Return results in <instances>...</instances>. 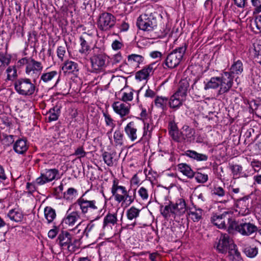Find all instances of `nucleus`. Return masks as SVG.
Here are the masks:
<instances>
[{"label": "nucleus", "instance_id": "nucleus-1", "mask_svg": "<svg viewBox=\"0 0 261 261\" xmlns=\"http://www.w3.org/2000/svg\"><path fill=\"white\" fill-rule=\"evenodd\" d=\"M86 193L77 200L76 203L80 206L83 214L91 219H97L101 216L100 213L103 206L94 200H88L85 197Z\"/></svg>", "mask_w": 261, "mask_h": 261}, {"label": "nucleus", "instance_id": "nucleus-2", "mask_svg": "<svg viewBox=\"0 0 261 261\" xmlns=\"http://www.w3.org/2000/svg\"><path fill=\"white\" fill-rule=\"evenodd\" d=\"M161 211L164 218H167L172 216L175 218L176 216L183 215L187 211L186 202L182 199H178L175 203L170 201L169 203Z\"/></svg>", "mask_w": 261, "mask_h": 261}, {"label": "nucleus", "instance_id": "nucleus-3", "mask_svg": "<svg viewBox=\"0 0 261 261\" xmlns=\"http://www.w3.org/2000/svg\"><path fill=\"white\" fill-rule=\"evenodd\" d=\"M20 62L25 65L26 74L32 78L33 82L35 83L43 70V67L42 63L36 61L31 57L24 58Z\"/></svg>", "mask_w": 261, "mask_h": 261}, {"label": "nucleus", "instance_id": "nucleus-4", "mask_svg": "<svg viewBox=\"0 0 261 261\" xmlns=\"http://www.w3.org/2000/svg\"><path fill=\"white\" fill-rule=\"evenodd\" d=\"M14 88L18 93L24 96L33 95L36 89L35 84L27 78H20L16 81Z\"/></svg>", "mask_w": 261, "mask_h": 261}, {"label": "nucleus", "instance_id": "nucleus-5", "mask_svg": "<svg viewBox=\"0 0 261 261\" xmlns=\"http://www.w3.org/2000/svg\"><path fill=\"white\" fill-rule=\"evenodd\" d=\"M157 13H151L149 15L144 14L140 16L137 21V27L142 30L150 31L157 26Z\"/></svg>", "mask_w": 261, "mask_h": 261}, {"label": "nucleus", "instance_id": "nucleus-6", "mask_svg": "<svg viewBox=\"0 0 261 261\" xmlns=\"http://www.w3.org/2000/svg\"><path fill=\"white\" fill-rule=\"evenodd\" d=\"M187 48L186 44L174 49L166 57L165 64L168 67L174 68L179 65Z\"/></svg>", "mask_w": 261, "mask_h": 261}, {"label": "nucleus", "instance_id": "nucleus-7", "mask_svg": "<svg viewBox=\"0 0 261 261\" xmlns=\"http://www.w3.org/2000/svg\"><path fill=\"white\" fill-rule=\"evenodd\" d=\"M229 233L236 230L243 236H250L257 230V227L251 223H238L236 221L229 226Z\"/></svg>", "mask_w": 261, "mask_h": 261}, {"label": "nucleus", "instance_id": "nucleus-8", "mask_svg": "<svg viewBox=\"0 0 261 261\" xmlns=\"http://www.w3.org/2000/svg\"><path fill=\"white\" fill-rule=\"evenodd\" d=\"M211 221L219 228H227L229 232V226L234 220L231 219L229 213L225 212L221 215H214L211 218Z\"/></svg>", "mask_w": 261, "mask_h": 261}, {"label": "nucleus", "instance_id": "nucleus-9", "mask_svg": "<svg viewBox=\"0 0 261 261\" xmlns=\"http://www.w3.org/2000/svg\"><path fill=\"white\" fill-rule=\"evenodd\" d=\"M92 72L102 71L107 65L108 57L104 54L93 55L90 59Z\"/></svg>", "mask_w": 261, "mask_h": 261}, {"label": "nucleus", "instance_id": "nucleus-10", "mask_svg": "<svg viewBox=\"0 0 261 261\" xmlns=\"http://www.w3.org/2000/svg\"><path fill=\"white\" fill-rule=\"evenodd\" d=\"M116 17L108 12L101 13L98 18L97 25L98 28L103 31H108L115 24Z\"/></svg>", "mask_w": 261, "mask_h": 261}, {"label": "nucleus", "instance_id": "nucleus-11", "mask_svg": "<svg viewBox=\"0 0 261 261\" xmlns=\"http://www.w3.org/2000/svg\"><path fill=\"white\" fill-rule=\"evenodd\" d=\"M93 220L88 224L84 230V233L87 237L100 238L103 234L102 223L101 222Z\"/></svg>", "mask_w": 261, "mask_h": 261}, {"label": "nucleus", "instance_id": "nucleus-12", "mask_svg": "<svg viewBox=\"0 0 261 261\" xmlns=\"http://www.w3.org/2000/svg\"><path fill=\"white\" fill-rule=\"evenodd\" d=\"M233 77L230 75L228 72H224L220 77L219 87L218 94L221 95L228 92L232 87Z\"/></svg>", "mask_w": 261, "mask_h": 261}, {"label": "nucleus", "instance_id": "nucleus-13", "mask_svg": "<svg viewBox=\"0 0 261 261\" xmlns=\"http://www.w3.org/2000/svg\"><path fill=\"white\" fill-rule=\"evenodd\" d=\"M59 174V170L57 169H45L41 173V175L36 179V184L42 185L49 182L56 178Z\"/></svg>", "mask_w": 261, "mask_h": 261}, {"label": "nucleus", "instance_id": "nucleus-14", "mask_svg": "<svg viewBox=\"0 0 261 261\" xmlns=\"http://www.w3.org/2000/svg\"><path fill=\"white\" fill-rule=\"evenodd\" d=\"M233 244V240L227 234L221 236L216 246V249L219 253H226L230 246Z\"/></svg>", "mask_w": 261, "mask_h": 261}, {"label": "nucleus", "instance_id": "nucleus-15", "mask_svg": "<svg viewBox=\"0 0 261 261\" xmlns=\"http://www.w3.org/2000/svg\"><path fill=\"white\" fill-rule=\"evenodd\" d=\"M138 124L136 122L131 121L124 127V132L132 142L136 141L138 138Z\"/></svg>", "mask_w": 261, "mask_h": 261}, {"label": "nucleus", "instance_id": "nucleus-16", "mask_svg": "<svg viewBox=\"0 0 261 261\" xmlns=\"http://www.w3.org/2000/svg\"><path fill=\"white\" fill-rule=\"evenodd\" d=\"M113 108L114 111L122 117L129 114L130 105L126 102L117 101L113 103Z\"/></svg>", "mask_w": 261, "mask_h": 261}, {"label": "nucleus", "instance_id": "nucleus-17", "mask_svg": "<svg viewBox=\"0 0 261 261\" xmlns=\"http://www.w3.org/2000/svg\"><path fill=\"white\" fill-rule=\"evenodd\" d=\"M140 210L135 206H132L127 211L126 216L128 221H132V223H127V227L129 228H133L136 225V219L139 217Z\"/></svg>", "mask_w": 261, "mask_h": 261}, {"label": "nucleus", "instance_id": "nucleus-18", "mask_svg": "<svg viewBox=\"0 0 261 261\" xmlns=\"http://www.w3.org/2000/svg\"><path fill=\"white\" fill-rule=\"evenodd\" d=\"M121 193L123 195L118 196L119 202L118 203L122 202H128L129 204L133 203L136 198V189L133 191L129 190L128 191L123 190Z\"/></svg>", "mask_w": 261, "mask_h": 261}, {"label": "nucleus", "instance_id": "nucleus-19", "mask_svg": "<svg viewBox=\"0 0 261 261\" xmlns=\"http://www.w3.org/2000/svg\"><path fill=\"white\" fill-rule=\"evenodd\" d=\"M189 88V83L187 80H182L179 82L178 90L174 94L186 99Z\"/></svg>", "mask_w": 261, "mask_h": 261}, {"label": "nucleus", "instance_id": "nucleus-20", "mask_svg": "<svg viewBox=\"0 0 261 261\" xmlns=\"http://www.w3.org/2000/svg\"><path fill=\"white\" fill-rule=\"evenodd\" d=\"M155 63L148 65L147 67L142 69L141 70L137 72L136 74V77L140 81L146 79L150 73H152L154 68L153 66Z\"/></svg>", "mask_w": 261, "mask_h": 261}, {"label": "nucleus", "instance_id": "nucleus-21", "mask_svg": "<svg viewBox=\"0 0 261 261\" xmlns=\"http://www.w3.org/2000/svg\"><path fill=\"white\" fill-rule=\"evenodd\" d=\"M227 252L228 257L232 261H241L242 260L241 253L238 251L237 245L234 243L230 246Z\"/></svg>", "mask_w": 261, "mask_h": 261}, {"label": "nucleus", "instance_id": "nucleus-22", "mask_svg": "<svg viewBox=\"0 0 261 261\" xmlns=\"http://www.w3.org/2000/svg\"><path fill=\"white\" fill-rule=\"evenodd\" d=\"M185 99L184 98L174 94L169 99V107L175 110L178 109L182 105V102Z\"/></svg>", "mask_w": 261, "mask_h": 261}, {"label": "nucleus", "instance_id": "nucleus-23", "mask_svg": "<svg viewBox=\"0 0 261 261\" xmlns=\"http://www.w3.org/2000/svg\"><path fill=\"white\" fill-rule=\"evenodd\" d=\"M60 245L63 247H66L72 240V236L67 231H62L58 237Z\"/></svg>", "mask_w": 261, "mask_h": 261}, {"label": "nucleus", "instance_id": "nucleus-24", "mask_svg": "<svg viewBox=\"0 0 261 261\" xmlns=\"http://www.w3.org/2000/svg\"><path fill=\"white\" fill-rule=\"evenodd\" d=\"M14 151L18 154H23L28 149L27 141L23 139H19L13 145Z\"/></svg>", "mask_w": 261, "mask_h": 261}, {"label": "nucleus", "instance_id": "nucleus-25", "mask_svg": "<svg viewBox=\"0 0 261 261\" xmlns=\"http://www.w3.org/2000/svg\"><path fill=\"white\" fill-rule=\"evenodd\" d=\"M80 219L79 214L77 212H72L64 218L63 223L69 226H73Z\"/></svg>", "mask_w": 261, "mask_h": 261}, {"label": "nucleus", "instance_id": "nucleus-26", "mask_svg": "<svg viewBox=\"0 0 261 261\" xmlns=\"http://www.w3.org/2000/svg\"><path fill=\"white\" fill-rule=\"evenodd\" d=\"M123 190H126V188L124 187L119 186L118 185V182L116 180H114L113 181V184L111 189V192L113 196H114L115 201L118 202H119L118 196H122V195H123L121 192H122Z\"/></svg>", "mask_w": 261, "mask_h": 261}, {"label": "nucleus", "instance_id": "nucleus-27", "mask_svg": "<svg viewBox=\"0 0 261 261\" xmlns=\"http://www.w3.org/2000/svg\"><path fill=\"white\" fill-rule=\"evenodd\" d=\"M8 216L11 220L16 222H21L23 219L22 213L16 208L10 210L8 214Z\"/></svg>", "mask_w": 261, "mask_h": 261}, {"label": "nucleus", "instance_id": "nucleus-28", "mask_svg": "<svg viewBox=\"0 0 261 261\" xmlns=\"http://www.w3.org/2000/svg\"><path fill=\"white\" fill-rule=\"evenodd\" d=\"M243 71V65L241 61L237 60L234 61L233 64L230 67V71L228 73L230 74L231 76L232 74H240Z\"/></svg>", "mask_w": 261, "mask_h": 261}, {"label": "nucleus", "instance_id": "nucleus-29", "mask_svg": "<svg viewBox=\"0 0 261 261\" xmlns=\"http://www.w3.org/2000/svg\"><path fill=\"white\" fill-rule=\"evenodd\" d=\"M177 167L178 170L188 178H192L194 176V172L192 170L190 166L187 164H179Z\"/></svg>", "mask_w": 261, "mask_h": 261}, {"label": "nucleus", "instance_id": "nucleus-30", "mask_svg": "<svg viewBox=\"0 0 261 261\" xmlns=\"http://www.w3.org/2000/svg\"><path fill=\"white\" fill-rule=\"evenodd\" d=\"M62 70L64 72H73L79 71L78 64L71 61H67L64 63Z\"/></svg>", "mask_w": 261, "mask_h": 261}, {"label": "nucleus", "instance_id": "nucleus-31", "mask_svg": "<svg viewBox=\"0 0 261 261\" xmlns=\"http://www.w3.org/2000/svg\"><path fill=\"white\" fill-rule=\"evenodd\" d=\"M186 154L190 158L196 160L198 161H205L208 159V156L206 154L199 153L193 150H187Z\"/></svg>", "mask_w": 261, "mask_h": 261}, {"label": "nucleus", "instance_id": "nucleus-32", "mask_svg": "<svg viewBox=\"0 0 261 261\" xmlns=\"http://www.w3.org/2000/svg\"><path fill=\"white\" fill-rule=\"evenodd\" d=\"M243 252L247 257L253 258L256 256L257 254L258 248L256 247H252L249 245H245L243 248Z\"/></svg>", "mask_w": 261, "mask_h": 261}, {"label": "nucleus", "instance_id": "nucleus-33", "mask_svg": "<svg viewBox=\"0 0 261 261\" xmlns=\"http://www.w3.org/2000/svg\"><path fill=\"white\" fill-rule=\"evenodd\" d=\"M183 131V137L184 141H190V140L194 137L195 134V130L193 128L190 127L188 125H184L182 128Z\"/></svg>", "mask_w": 261, "mask_h": 261}, {"label": "nucleus", "instance_id": "nucleus-34", "mask_svg": "<svg viewBox=\"0 0 261 261\" xmlns=\"http://www.w3.org/2000/svg\"><path fill=\"white\" fill-rule=\"evenodd\" d=\"M44 216L48 223L53 221L56 216L55 210L52 207L47 206L44 208Z\"/></svg>", "mask_w": 261, "mask_h": 261}, {"label": "nucleus", "instance_id": "nucleus-35", "mask_svg": "<svg viewBox=\"0 0 261 261\" xmlns=\"http://www.w3.org/2000/svg\"><path fill=\"white\" fill-rule=\"evenodd\" d=\"M220 77H213L205 85L204 89H216L219 87Z\"/></svg>", "mask_w": 261, "mask_h": 261}, {"label": "nucleus", "instance_id": "nucleus-36", "mask_svg": "<svg viewBox=\"0 0 261 261\" xmlns=\"http://www.w3.org/2000/svg\"><path fill=\"white\" fill-rule=\"evenodd\" d=\"M117 214L109 213L105 217L102 223L103 227H105L109 224L114 225L117 223Z\"/></svg>", "mask_w": 261, "mask_h": 261}, {"label": "nucleus", "instance_id": "nucleus-37", "mask_svg": "<svg viewBox=\"0 0 261 261\" xmlns=\"http://www.w3.org/2000/svg\"><path fill=\"white\" fill-rule=\"evenodd\" d=\"M115 153L113 152H105L102 154V158L105 163L108 166H112L114 164L115 160L114 159V156L115 155Z\"/></svg>", "mask_w": 261, "mask_h": 261}, {"label": "nucleus", "instance_id": "nucleus-38", "mask_svg": "<svg viewBox=\"0 0 261 261\" xmlns=\"http://www.w3.org/2000/svg\"><path fill=\"white\" fill-rule=\"evenodd\" d=\"M114 140L116 146H122L123 143V134L120 130H116L114 133Z\"/></svg>", "mask_w": 261, "mask_h": 261}, {"label": "nucleus", "instance_id": "nucleus-39", "mask_svg": "<svg viewBox=\"0 0 261 261\" xmlns=\"http://www.w3.org/2000/svg\"><path fill=\"white\" fill-rule=\"evenodd\" d=\"M248 202L247 200L245 199L241 200L238 202L237 206L240 209V213L242 212L245 214L249 213V210L248 207Z\"/></svg>", "mask_w": 261, "mask_h": 261}, {"label": "nucleus", "instance_id": "nucleus-40", "mask_svg": "<svg viewBox=\"0 0 261 261\" xmlns=\"http://www.w3.org/2000/svg\"><path fill=\"white\" fill-rule=\"evenodd\" d=\"M188 214L194 222H197L202 218L203 211L200 208H198L196 209L194 212L190 211Z\"/></svg>", "mask_w": 261, "mask_h": 261}, {"label": "nucleus", "instance_id": "nucleus-41", "mask_svg": "<svg viewBox=\"0 0 261 261\" xmlns=\"http://www.w3.org/2000/svg\"><path fill=\"white\" fill-rule=\"evenodd\" d=\"M168 100V98L165 97L157 96L154 100V103L157 107L164 110L166 107Z\"/></svg>", "mask_w": 261, "mask_h": 261}, {"label": "nucleus", "instance_id": "nucleus-42", "mask_svg": "<svg viewBox=\"0 0 261 261\" xmlns=\"http://www.w3.org/2000/svg\"><path fill=\"white\" fill-rule=\"evenodd\" d=\"M58 73L56 71H52L49 72L43 73L41 76V80L44 83L51 81L54 77L57 76Z\"/></svg>", "mask_w": 261, "mask_h": 261}, {"label": "nucleus", "instance_id": "nucleus-43", "mask_svg": "<svg viewBox=\"0 0 261 261\" xmlns=\"http://www.w3.org/2000/svg\"><path fill=\"white\" fill-rule=\"evenodd\" d=\"M144 58L139 55L132 54L128 56V62L130 64H133L134 63H140L143 61Z\"/></svg>", "mask_w": 261, "mask_h": 261}, {"label": "nucleus", "instance_id": "nucleus-44", "mask_svg": "<svg viewBox=\"0 0 261 261\" xmlns=\"http://www.w3.org/2000/svg\"><path fill=\"white\" fill-rule=\"evenodd\" d=\"M80 40L81 46V48L80 49V52L82 54H86L90 50V46H89L86 40L83 37H80Z\"/></svg>", "mask_w": 261, "mask_h": 261}, {"label": "nucleus", "instance_id": "nucleus-45", "mask_svg": "<svg viewBox=\"0 0 261 261\" xmlns=\"http://www.w3.org/2000/svg\"><path fill=\"white\" fill-rule=\"evenodd\" d=\"M183 131L179 132L178 129L176 130V131L174 132V133H172L170 136L172 137L173 140H174L175 141L178 142H182L184 141V138L183 137Z\"/></svg>", "mask_w": 261, "mask_h": 261}, {"label": "nucleus", "instance_id": "nucleus-46", "mask_svg": "<svg viewBox=\"0 0 261 261\" xmlns=\"http://www.w3.org/2000/svg\"><path fill=\"white\" fill-rule=\"evenodd\" d=\"M6 71L7 73V80H13L17 76V71L14 67H9L7 68Z\"/></svg>", "mask_w": 261, "mask_h": 261}, {"label": "nucleus", "instance_id": "nucleus-47", "mask_svg": "<svg viewBox=\"0 0 261 261\" xmlns=\"http://www.w3.org/2000/svg\"><path fill=\"white\" fill-rule=\"evenodd\" d=\"M194 176L197 181L199 183H204L208 179L207 174H202L200 172H194Z\"/></svg>", "mask_w": 261, "mask_h": 261}, {"label": "nucleus", "instance_id": "nucleus-48", "mask_svg": "<svg viewBox=\"0 0 261 261\" xmlns=\"http://www.w3.org/2000/svg\"><path fill=\"white\" fill-rule=\"evenodd\" d=\"M3 139H2V143L6 146H10L14 141V136L13 135H3Z\"/></svg>", "mask_w": 261, "mask_h": 261}, {"label": "nucleus", "instance_id": "nucleus-49", "mask_svg": "<svg viewBox=\"0 0 261 261\" xmlns=\"http://www.w3.org/2000/svg\"><path fill=\"white\" fill-rule=\"evenodd\" d=\"M103 116L105 117V122L107 125L110 126L112 127L110 131V133H112L114 127L115 126V124L113 122V120L108 113H104Z\"/></svg>", "mask_w": 261, "mask_h": 261}, {"label": "nucleus", "instance_id": "nucleus-50", "mask_svg": "<svg viewBox=\"0 0 261 261\" xmlns=\"http://www.w3.org/2000/svg\"><path fill=\"white\" fill-rule=\"evenodd\" d=\"M230 169L233 176L239 175L242 170V166L239 165H230Z\"/></svg>", "mask_w": 261, "mask_h": 261}, {"label": "nucleus", "instance_id": "nucleus-51", "mask_svg": "<svg viewBox=\"0 0 261 261\" xmlns=\"http://www.w3.org/2000/svg\"><path fill=\"white\" fill-rule=\"evenodd\" d=\"M138 194L143 200H147L148 198V190L144 187H141L138 190Z\"/></svg>", "mask_w": 261, "mask_h": 261}, {"label": "nucleus", "instance_id": "nucleus-52", "mask_svg": "<svg viewBox=\"0 0 261 261\" xmlns=\"http://www.w3.org/2000/svg\"><path fill=\"white\" fill-rule=\"evenodd\" d=\"M10 61V58L9 55H5L4 54H0V63H1V65H0L2 66V65H4L5 66V65H8Z\"/></svg>", "mask_w": 261, "mask_h": 261}, {"label": "nucleus", "instance_id": "nucleus-53", "mask_svg": "<svg viewBox=\"0 0 261 261\" xmlns=\"http://www.w3.org/2000/svg\"><path fill=\"white\" fill-rule=\"evenodd\" d=\"M213 194L219 197H223L225 196V192L223 188L215 186L213 190Z\"/></svg>", "mask_w": 261, "mask_h": 261}, {"label": "nucleus", "instance_id": "nucleus-54", "mask_svg": "<svg viewBox=\"0 0 261 261\" xmlns=\"http://www.w3.org/2000/svg\"><path fill=\"white\" fill-rule=\"evenodd\" d=\"M87 153L84 150L82 146L79 147L73 154V155L76 156L77 158H83L86 156Z\"/></svg>", "mask_w": 261, "mask_h": 261}, {"label": "nucleus", "instance_id": "nucleus-55", "mask_svg": "<svg viewBox=\"0 0 261 261\" xmlns=\"http://www.w3.org/2000/svg\"><path fill=\"white\" fill-rule=\"evenodd\" d=\"M77 193V190L73 188H69L66 192L64 194V197L67 199H70L71 196H75Z\"/></svg>", "mask_w": 261, "mask_h": 261}, {"label": "nucleus", "instance_id": "nucleus-56", "mask_svg": "<svg viewBox=\"0 0 261 261\" xmlns=\"http://www.w3.org/2000/svg\"><path fill=\"white\" fill-rule=\"evenodd\" d=\"M252 5L255 7L254 13L261 12V0H251Z\"/></svg>", "mask_w": 261, "mask_h": 261}, {"label": "nucleus", "instance_id": "nucleus-57", "mask_svg": "<svg viewBox=\"0 0 261 261\" xmlns=\"http://www.w3.org/2000/svg\"><path fill=\"white\" fill-rule=\"evenodd\" d=\"M133 98V92L132 91H129L128 92H124L121 99L123 102H126L127 101H131Z\"/></svg>", "mask_w": 261, "mask_h": 261}, {"label": "nucleus", "instance_id": "nucleus-58", "mask_svg": "<svg viewBox=\"0 0 261 261\" xmlns=\"http://www.w3.org/2000/svg\"><path fill=\"white\" fill-rule=\"evenodd\" d=\"M48 121L49 122L57 120L58 118L59 115L57 112H56L55 108L52 110H50L49 112Z\"/></svg>", "mask_w": 261, "mask_h": 261}, {"label": "nucleus", "instance_id": "nucleus-59", "mask_svg": "<svg viewBox=\"0 0 261 261\" xmlns=\"http://www.w3.org/2000/svg\"><path fill=\"white\" fill-rule=\"evenodd\" d=\"M66 53V46H60L58 47L57 49V55L58 57L63 60L64 55Z\"/></svg>", "mask_w": 261, "mask_h": 261}, {"label": "nucleus", "instance_id": "nucleus-60", "mask_svg": "<svg viewBox=\"0 0 261 261\" xmlns=\"http://www.w3.org/2000/svg\"><path fill=\"white\" fill-rule=\"evenodd\" d=\"M112 60L113 65H117L122 61V57L120 53H118L113 56Z\"/></svg>", "mask_w": 261, "mask_h": 261}, {"label": "nucleus", "instance_id": "nucleus-61", "mask_svg": "<svg viewBox=\"0 0 261 261\" xmlns=\"http://www.w3.org/2000/svg\"><path fill=\"white\" fill-rule=\"evenodd\" d=\"M77 242V240H74L73 242L72 241L66 247L67 248L68 251L70 252H73L76 251L78 247L76 246L75 243Z\"/></svg>", "mask_w": 261, "mask_h": 261}, {"label": "nucleus", "instance_id": "nucleus-62", "mask_svg": "<svg viewBox=\"0 0 261 261\" xmlns=\"http://www.w3.org/2000/svg\"><path fill=\"white\" fill-rule=\"evenodd\" d=\"M122 46L123 43L117 40L114 41L112 44V47L114 50H118L120 49Z\"/></svg>", "mask_w": 261, "mask_h": 261}, {"label": "nucleus", "instance_id": "nucleus-63", "mask_svg": "<svg viewBox=\"0 0 261 261\" xmlns=\"http://www.w3.org/2000/svg\"><path fill=\"white\" fill-rule=\"evenodd\" d=\"M152 130V127L150 126L148 123H145L144 127V133L143 136H145L147 135L148 132L149 133L148 136H150L151 132Z\"/></svg>", "mask_w": 261, "mask_h": 261}, {"label": "nucleus", "instance_id": "nucleus-64", "mask_svg": "<svg viewBox=\"0 0 261 261\" xmlns=\"http://www.w3.org/2000/svg\"><path fill=\"white\" fill-rule=\"evenodd\" d=\"M58 232V229L55 227L54 229H50L48 233V236L50 239H54L56 237Z\"/></svg>", "mask_w": 261, "mask_h": 261}]
</instances>
